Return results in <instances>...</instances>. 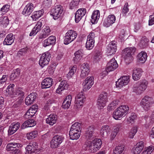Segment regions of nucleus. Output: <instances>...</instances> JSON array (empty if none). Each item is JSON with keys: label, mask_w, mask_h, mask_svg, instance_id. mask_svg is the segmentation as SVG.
<instances>
[{"label": "nucleus", "mask_w": 154, "mask_h": 154, "mask_svg": "<svg viewBox=\"0 0 154 154\" xmlns=\"http://www.w3.org/2000/svg\"><path fill=\"white\" fill-rule=\"evenodd\" d=\"M129 109V108L128 106L122 105L114 112L113 117L115 119H120L128 113Z\"/></svg>", "instance_id": "nucleus-1"}, {"label": "nucleus", "mask_w": 154, "mask_h": 154, "mask_svg": "<svg viewBox=\"0 0 154 154\" xmlns=\"http://www.w3.org/2000/svg\"><path fill=\"white\" fill-rule=\"evenodd\" d=\"M136 50L134 47L128 48L125 49L123 55L126 63H129L132 61L133 60L132 55L134 54Z\"/></svg>", "instance_id": "nucleus-2"}, {"label": "nucleus", "mask_w": 154, "mask_h": 154, "mask_svg": "<svg viewBox=\"0 0 154 154\" xmlns=\"http://www.w3.org/2000/svg\"><path fill=\"white\" fill-rule=\"evenodd\" d=\"M77 33L72 30L68 31L65 36L64 43L65 45H68L74 41L77 36Z\"/></svg>", "instance_id": "nucleus-3"}, {"label": "nucleus", "mask_w": 154, "mask_h": 154, "mask_svg": "<svg viewBox=\"0 0 154 154\" xmlns=\"http://www.w3.org/2000/svg\"><path fill=\"white\" fill-rule=\"evenodd\" d=\"M147 84V81L146 80L142 81L137 86L134 88V91L137 94H141L146 88Z\"/></svg>", "instance_id": "nucleus-4"}, {"label": "nucleus", "mask_w": 154, "mask_h": 154, "mask_svg": "<svg viewBox=\"0 0 154 154\" xmlns=\"http://www.w3.org/2000/svg\"><path fill=\"white\" fill-rule=\"evenodd\" d=\"M118 67V64L114 58H112L107 63L106 70L103 72L104 74L106 75L108 72L114 70Z\"/></svg>", "instance_id": "nucleus-5"}, {"label": "nucleus", "mask_w": 154, "mask_h": 154, "mask_svg": "<svg viewBox=\"0 0 154 154\" xmlns=\"http://www.w3.org/2000/svg\"><path fill=\"white\" fill-rule=\"evenodd\" d=\"M62 7L60 5L55 6L51 10V15H52L54 20L59 18L63 12Z\"/></svg>", "instance_id": "nucleus-6"}, {"label": "nucleus", "mask_w": 154, "mask_h": 154, "mask_svg": "<svg viewBox=\"0 0 154 154\" xmlns=\"http://www.w3.org/2000/svg\"><path fill=\"white\" fill-rule=\"evenodd\" d=\"M51 57L49 53L46 52L42 54L41 56L39 61V64L40 66L43 67L45 65L48 63Z\"/></svg>", "instance_id": "nucleus-7"}, {"label": "nucleus", "mask_w": 154, "mask_h": 154, "mask_svg": "<svg viewBox=\"0 0 154 154\" xmlns=\"http://www.w3.org/2000/svg\"><path fill=\"white\" fill-rule=\"evenodd\" d=\"M152 98L148 96H145L142 99L141 104L142 106L145 110L149 109L152 104Z\"/></svg>", "instance_id": "nucleus-8"}, {"label": "nucleus", "mask_w": 154, "mask_h": 154, "mask_svg": "<svg viewBox=\"0 0 154 154\" xmlns=\"http://www.w3.org/2000/svg\"><path fill=\"white\" fill-rule=\"evenodd\" d=\"M63 138L62 136L56 135L53 138L51 142V146L52 148L57 147L62 142Z\"/></svg>", "instance_id": "nucleus-9"}, {"label": "nucleus", "mask_w": 154, "mask_h": 154, "mask_svg": "<svg viewBox=\"0 0 154 154\" xmlns=\"http://www.w3.org/2000/svg\"><path fill=\"white\" fill-rule=\"evenodd\" d=\"M82 149L85 150L88 149L90 152H94L98 150L93 142L89 141L85 143L82 146Z\"/></svg>", "instance_id": "nucleus-10"}, {"label": "nucleus", "mask_w": 154, "mask_h": 154, "mask_svg": "<svg viewBox=\"0 0 154 154\" xmlns=\"http://www.w3.org/2000/svg\"><path fill=\"white\" fill-rule=\"evenodd\" d=\"M130 81L129 76H123L119 79L116 82L117 87H122L123 86L127 85Z\"/></svg>", "instance_id": "nucleus-11"}, {"label": "nucleus", "mask_w": 154, "mask_h": 154, "mask_svg": "<svg viewBox=\"0 0 154 154\" xmlns=\"http://www.w3.org/2000/svg\"><path fill=\"white\" fill-rule=\"evenodd\" d=\"M94 77H88L85 79V81L83 83L84 85V91L89 90L94 84Z\"/></svg>", "instance_id": "nucleus-12"}, {"label": "nucleus", "mask_w": 154, "mask_h": 154, "mask_svg": "<svg viewBox=\"0 0 154 154\" xmlns=\"http://www.w3.org/2000/svg\"><path fill=\"white\" fill-rule=\"evenodd\" d=\"M94 127L93 125L89 126L86 131L85 134L86 138L88 139H91L95 136Z\"/></svg>", "instance_id": "nucleus-13"}, {"label": "nucleus", "mask_w": 154, "mask_h": 154, "mask_svg": "<svg viewBox=\"0 0 154 154\" xmlns=\"http://www.w3.org/2000/svg\"><path fill=\"white\" fill-rule=\"evenodd\" d=\"M86 13L85 9L80 8L78 9L75 14V20L78 23Z\"/></svg>", "instance_id": "nucleus-14"}, {"label": "nucleus", "mask_w": 154, "mask_h": 154, "mask_svg": "<svg viewBox=\"0 0 154 154\" xmlns=\"http://www.w3.org/2000/svg\"><path fill=\"white\" fill-rule=\"evenodd\" d=\"M116 42L115 41L111 42L109 44L107 47V52L111 55L115 53L117 50Z\"/></svg>", "instance_id": "nucleus-15"}, {"label": "nucleus", "mask_w": 154, "mask_h": 154, "mask_svg": "<svg viewBox=\"0 0 154 154\" xmlns=\"http://www.w3.org/2000/svg\"><path fill=\"white\" fill-rule=\"evenodd\" d=\"M144 147V143L143 141L139 142L133 148L134 153V154H140L143 150Z\"/></svg>", "instance_id": "nucleus-16"}, {"label": "nucleus", "mask_w": 154, "mask_h": 154, "mask_svg": "<svg viewBox=\"0 0 154 154\" xmlns=\"http://www.w3.org/2000/svg\"><path fill=\"white\" fill-rule=\"evenodd\" d=\"M34 8L33 4L31 3H29L24 8L22 14L25 16L29 15L33 11Z\"/></svg>", "instance_id": "nucleus-17"}, {"label": "nucleus", "mask_w": 154, "mask_h": 154, "mask_svg": "<svg viewBox=\"0 0 154 154\" xmlns=\"http://www.w3.org/2000/svg\"><path fill=\"white\" fill-rule=\"evenodd\" d=\"M53 79L50 78H47L42 81L41 83V88L42 89L50 87L53 83Z\"/></svg>", "instance_id": "nucleus-18"}, {"label": "nucleus", "mask_w": 154, "mask_h": 154, "mask_svg": "<svg viewBox=\"0 0 154 154\" xmlns=\"http://www.w3.org/2000/svg\"><path fill=\"white\" fill-rule=\"evenodd\" d=\"M84 51L82 49H80L76 51L74 54L75 57L73 58L75 63H78L82 57Z\"/></svg>", "instance_id": "nucleus-19"}, {"label": "nucleus", "mask_w": 154, "mask_h": 154, "mask_svg": "<svg viewBox=\"0 0 154 154\" xmlns=\"http://www.w3.org/2000/svg\"><path fill=\"white\" fill-rule=\"evenodd\" d=\"M20 127V123L18 122L12 124L8 130V134L11 135L14 134L19 128Z\"/></svg>", "instance_id": "nucleus-20"}, {"label": "nucleus", "mask_w": 154, "mask_h": 154, "mask_svg": "<svg viewBox=\"0 0 154 154\" xmlns=\"http://www.w3.org/2000/svg\"><path fill=\"white\" fill-rule=\"evenodd\" d=\"M42 20H40L38 22L36 25L30 33L29 34L30 36L35 35L40 30L42 26Z\"/></svg>", "instance_id": "nucleus-21"}, {"label": "nucleus", "mask_w": 154, "mask_h": 154, "mask_svg": "<svg viewBox=\"0 0 154 154\" xmlns=\"http://www.w3.org/2000/svg\"><path fill=\"white\" fill-rule=\"evenodd\" d=\"M56 37L54 36H51L44 41L43 46L46 47L50 45H54L55 43Z\"/></svg>", "instance_id": "nucleus-22"}, {"label": "nucleus", "mask_w": 154, "mask_h": 154, "mask_svg": "<svg viewBox=\"0 0 154 154\" xmlns=\"http://www.w3.org/2000/svg\"><path fill=\"white\" fill-rule=\"evenodd\" d=\"M142 70L140 68L134 69L133 70L132 77L134 80H139L142 75Z\"/></svg>", "instance_id": "nucleus-23"}, {"label": "nucleus", "mask_w": 154, "mask_h": 154, "mask_svg": "<svg viewBox=\"0 0 154 154\" xmlns=\"http://www.w3.org/2000/svg\"><path fill=\"white\" fill-rule=\"evenodd\" d=\"M110 128L108 125L103 126L100 131L101 136L104 138L106 137L110 133Z\"/></svg>", "instance_id": "nucleus-24"}, {"label": "nucleus", "mask_w": 154, "mask_h": 154, "mask_svg": "<svg viewBox=\"0 0 154 154\" xmlns=\"http://www.w3.org/2000/svg\"><path fill=\"white\" fill-rule=\"evenodd\" d=\"M69 85L66 80L61 81L58 88L56 90V92L60 93V92L64 90L67 89Z\"/></svg>", "instance_id": "nucleus-25"}, {"label": "nucleus", "mask_w": 154, "mask_h": 154, "mask_svg": "<svg viewBox=\"0 0 154 154\" xmlns=\"http://www.w3.org/2000/svg\"><path fill=\"white\" fill-rule=\"evenodd\" d=\"M57 116L55 114H51L48 116V118L46 119V122L50 125H53L56 122Z\"/></svg>", "instance_id": "nucleus-26"}, {"label": "nucleus", "mask_w": 154, "mask_h": 154, "mask_svg": "<svg viewBox=\"0 0 154 154\" xmlns=\"http://www.w3.org/2000/svg\"><path fill=\"white\" fill-rule=\"evenodd\" d=\"M147 58L146 53L143 51L139 53L137 56V61L142 63H144L146 61Z\"/></svg>", "instance_id": "nucleus-27"}, {"label": "nucleus", "mask_w": 154, "mask_h": 154, "mask_svg": "<svg viewBox=\"0 0 154 154\" xmlns=\"http://www.w3.org/2000/svg\"><path fill=\"white\" fill-rule=\"evenodd\" d=\"M100 17V13L99 10L94 11L92 14L91 22L92 24L96 23Z\"/></svg>", "instance_id": "nucleus-28"}, {"label": "nucleus", "mask_w": 154, "mask_h": 154, "mask_svg": "<svg viewBox=\"0 0 154 154\" xmlns=\"http://www.w3.org/2000/svg\"><path fill=\"white\" fill-rule=\"evenodd\" d=\"M36 143L33 142L32 143H30L29 145H28L26 148V152L29 154H31L34 152L35 150Z\"/></svg>", "instance_id": "nucleus-29"}, {"label": "nucleus", "mask_w": 154, "mask_h": 154, "mask_svg": "<svg viewBox=\"0 0 154 154\" xmlns=\"http://www.w3.org/2000/svg\"><path fill=\"white\" fill-rule=\"evenodd\" d=\"M81 124L78 122H75L72 125L70 128V131L81 132Z\"/></svg>", "instance_id": "nucleus-30"}, {"label": "nucleus", "mask_w": 154, "mask_h": 154, "mask_svg": "<svg viewBox=\"0 0 154 154\" xmlns=\"http://www.w3.org/2000/svg\"><path fill=\"white\" fill-rule=\"evenodd\" d=\"M14 39L13 38V34H10L7 36L5 39L3 44L4 45H11L14 42Z\"/></svg>", "instance_id": "nucleus-31"}, {"label": "nucleus", "mask_w": 154, "mask_h": 154, "mask_svg": "<svg viewBox=\"0 0 154 154\" xmlns=\"http://www.w3.org/2000/svg\"><path fill=\"white\" fill-rule=\"evenodd\" d=\"M44 13L43 10L40 11H36L33 13V14L32 16L33 20L36 21L37 19L40 17Z\"/></svg>", "instance_id": "nucleus-32"}, {"label": "nucleus", "mask_w": 154, "mask_h": 154, "mask_svg": "<svg viewBox=\"0 0 154 154\" xmlns=\"http://www.w3.org/2000/svg\"><path fill=\"white\" fill-rule=\"evenodd\" d=\"M148 42L149 40L147 38L145 37H143L140 42L139 46L142 48H144L147 46Z\"/></svg>", "instance_id": "nucleus-33"}, {"label": "nucleus", "mask_w": 154, "mask_h": 154, "mask_svg": "<svg viewBox=\"0 0 154 154\" xmlns=\"http://www.w3.org/2000/svg\"><path fill=\"white\" fill-rule=\"evenodd\" d=\"M116 20V17L114 15H110L108 16L107 19V23L106 26L108 27L114 23Z\"/></svg>", "instance_id": "nucleus-34"}, {"label": "nucleus", "mask_w": 154, "mask_h": 154, "mask_svg": "<svg viewBox=\"0 0 154 154\" xmlns=\"http://www.w3.org/2000/svg\"><path fill=\"white\" fill-rule=\"evenodd\" d=\"M124 149V146L123 145L117 146L114 150L113 154H123V151Z\"/></svg>", "instance_id": "nucleus-35"}, {"label": "nucleus", "mask_w": 154, "mask_h": 154, "mask_svg": "<svg viewBox=\"0 0 154 154\" xmlns=\"http://www.w3.org/2000/svg\"><path fill=\"white\" fill-rule=\"evenodd\" d=\"M81 133L77 132L69 131V135L70 139L72 140H77L80 137Z\"/></svg>", "instance_id": "nucleus-36"}, {"label": "nucleus", "mask_w": 154, "mask_h": 154, "mask_svg": "<svg viewBox=\"0 0 154 154\" xmlns=\"http://www.w3.org/2000/svg\"><path fill=\"white\" fill-rule=\"evenodd\" d=\"M20 74V69L19 68L17 69L14 71V72L12 73L10 75L11 79L13 80L16 78L18 77Z\"/></svg>", "instance_id": "nucleus-37"}, {"label": "nucleus", "mask_w": 154, "mask_h": 154, "mask_svg": "<svg viewBox=\"0 0 154 154\" xmlns=\"http://www.w3.org/2000/svg\"><path fill=\"white\" fill-rule=\"evenodd\" d=\"M94 40L92 39H87L86 44V47L88 50L92 49L94 45Z\"/></svg>", "instance_id": "nucleus-38"}, {"label": "nucleus", "mask_w": 154, "mask_h": 154, "mask_svg": "<svg viewBox=\"0 0 154 154\" xmlns=\"http://www.w3.org/2000/svg\"><path fill=\"white\" fill-rule=\"evenodd\" d=\"M98 99L106 103L107 101V93L106 92H102L99 95Z\"/></svg>", "instance_id": "nucleus-39"}, {"label": "nucleus", "mask_w": 154, "mask_h": 154, "mask_svg": "<svg viewBox=\"0 0 154 154\" xmlns=\"http://www.w3.org/2000/svg\"><path fill=\"white\" fill-rule=\"evenodd\" d=\"M80 0H72L69 4V8L71 9L76 8L79 4Z\"/></svg>", "instance_id": "nucleus-40"}, {"label": "nucleus", "mask_w": 154, "mask_h": 154, "mask_svg": "<svg viewBox=\"0 0 154 154\" xmlns=\"http://www.w3.org/2000/svg\"><path fill=\"white\" fill-rule=\"evenodd\" d=\"M0 23L5 26L9 23V20L8 17L2 16L0 17Z\"/></svg>", "instance_id": "nucleus-41"}, {"label": "nucleus", "mask_w": 154, "mask_h": 154, "mask_svg": "<svg viewBox=\"0 0 154 154\" xmlns=\"http://www.w3.org/2000/svg\"><path fill=\"white\" fill-rule=\"evenodd\" d=\"M14 86V85L13 84H10L8 86L6 90L7 92L8 93L9 95H14V92L13 87Z\"/></svg>", "instance_id": "nucleus-42"}, {"label": "nucleus", "mask_w": 154, "mask_h": 154, "mask_svg": "<svg viewBox=\"0 0 154 154\" xmlns=\"http://www.w3.org/2000/svg\"><path fill=\"white\" fill-rule=\"evenodd\" d=\"M38 134L37 131H35L27 134V137L28 139H32L36 137Z\"/></svg>", "instance_id": "nucleus-43"}, {"label": "nucleus", "mask_w": 154, "mask_h": 154, "mask_svg": "<svg viewBox=\"0 0 154 154\" xmlns=\"http://www.w3.org/2000/svg\"><path fill=\"white\" fill-rule=\"evenodd\" d=\"M85 97L84 95H83V92L82 91L80 92L78 94L77 96L76 97V99L77 101L83 102L85 99Z\"/></svg>", "instance_id": "nucleus-44"}, {"label": "nucleus", "mask_w": 154, "mask_h": 154, "mask_svg": "<svg viewBox=\"0 0 154 154\" xmlns=\"http://www.w3.org/2000/svg\"><path fill=\"white\" fill-rule=\"evenodd\" d=\"M92 142H93L94 145L97 147V148L99 150L102 144V142L101 140L99 139H96L94 140Z\"/></svg>", "instance_id": "nucleus-45"}, {"label": "nucleus", "mask_w": 154, "mask_h": 154, "mask_svg": "<svg viewBox=\"0 0 154 154\" xmlns=\"http://www.w3.org/2000/svg\"><path fill=\"white\" fill-rule=\"evenodd\" d=\"M101 53L99 51L97 50L95 51V54L94 57L95 62L97 61L102 57Z\"/></svg>", "instance_id": "nucleus-46"}, {"label": "nucleus", "mask_w": 154, "mask_h": 154, "mask_svg": "<svg viewBox=\"0 0 154 154\" xmlns=\"http://www.w3.org/2000/svg\"><path fill=\"white\" fill-rule=\"evenodd\" d=\"M23 97H19L17 101H16L13 105L14 107L17 108L20 106L23 102Z\"/></svg>", "instance_id": "nucleus-47"}, {"label": "nucleus", "mask_w": 154, "mask_h": 154, "mask_svg": "<svg viewBox=\"0 0 154 154\" xmlns=\"http://www.w3.org/2000/svg\"><path fill=\"white\" fill-rule=\"evenodd\" d=\"M28 127H33L36 124V122L33 119H29L26 121Z\"/></svg>", "instance_id": "nucleus-48"}, {"label": "nucleus", "mask_w": 154, "mask_h": 154, "mask_svg": "<svg viewBox=\"0 0 154 154\" xmlns=\"http://www.w3.org/2000/svg\"><path fill=\"white\" fill-rule=\"evenodd\" d=\"M106 103L98 99L97 104L99 109H102L105 106Z\"/></svg>", "instance_id": "nucleus-49"}, {"label": "nucleus", "mask_w": 154, "mask_h": 154, "mask_svg": "<svg viewBox=\"0 0 154 154\" xmlns=\"http://www.w3.org/2000/svg\"><path fill=\"white\" fill-rule=\"evenodd\" d=\"M137 116L135 113H132L128 118L127 119V121L128 124L131 123L136 118Z\"/></svg>", "instance_id": "nucleus-50"}, {"label": "nucleus", "mask_w": 154, "mask_h": 154, "mask_svg": "<svg viewBox=\"0 0 154 154\" xmlns=\"http://www.w3.org/2000/svg\"><path fill=\"white\" fill-rule=\"evenodd\" d=\"M117 126H118L117 127V128L114 129V131H112L111 134V137L112 139L115 138L117 134L118 131L119 130V128L121 126V125H119Z\"/></svg>", "instance_id": "nucleus-51"}, {"label": "nucleus", "mask_w": 154, "mask_h": 154, "mask_svg": "<svg viewBox=\"0 0 154 154\" xmlns=\"http://www.w3.org/2000/svg\"><path fill=\"white\" fill-rule=\"evenodd\" d=\"M15 94L19 96V97H23V98L24 93L22 91V88H18Z\"/></svg>", "instance_id": "nucleus-52"}, {"label": "nucleus", "mask_w": 154, "mask_h": 154, "mask_svg": "<svg viewBox=\"0 0 154 154\" xmlns=\"http://www.w3.org/2000/svg\"><path fill=\"white\" fill-rule=\"evenodd\" d=\"M77 68L76 66H74L70 67V71L68 74V76H72L76 72Z\"/></svg>", "instance_id": "nucleus-53"}, {"label": "nucleus", "mask_w": 154, "mask_h": 154, "mask_svg": "<svg viewBox=\"0 0 154 154\" xmlns=\"http://www.w3.org/2000/svg\"><path fill=\"white\" fill-rule=\"evenodd\" d=\"M137 131V128L136 127H134L131 131L129 134V137L131 138H133Z\"/></svg>", "instance_id": "nucleus-54"}, {"label": "nucleus", "mask_w": 154, "mask_h": 154, "mask_svg": "<svg viewBox=\"0 0 154 154\" xmlns=\"http://www.w3.org/2000/svg\"><path fill=\"white\" fill-rule=\"evenodd\" d=\"M37 106L33 105L28 111L31 112L33 114L35 115L37 111Z\"/></svg>", "instance_id": "nucleus-55"}, {"label": "nucleus", "mask_w": 154, "mask_h": 154, "mask_svg": "<svg viewBox=\"0 0 154 154\" xmlns=\"http://www.w3.org/2000/svg\"><path fill=\"white\" fill-rule=\"evenodd\" d=\"M76 102L74 105V109H78L81 108V107L82 106V103L83 102L82 101H76Z\"/></svg>", "instance_id": "nucleus-56"}, {"label": "nucleus", "mask_w": 154, "mask_h": 154, "mask_svg": "<svg viewBox=\"0 0 154 154\" xmlns=\"http://www.w3.org/2000/svg\"><path fill=\"white\" fill-rule=\"evenodd\" d=\"M35 115L33 114L31 112L27 111L24 116V118L26 119H28L33 117Z\"/></svg>", "instance_id": "nucleus-57"}, {"label": "nucleus", "mask_w": 154, "mask_h": 154, "mask_svg": "<svg viewBox=\"0 0 154 154\" xmlns=\"http://www.w3.org/2000/svg\"><path fill=\"white\" fill-rule=\"evenodd\" d=\"M81 70H85L89 71V65L87 63H84L82 64L81 67Z\"/></svg>", "instance_id": "nucleus-58"}, {"label": "nucleus", "mask_w": 154, "mask_h": 154, "mask_svg": "<svg viewBox=\"0 0 154 154\" xmlns=\"http://www.w3.org/2000/svg\"><path fill=\"white\" fill-rule=\"evenodd\" d=\"M119 103V101L118 100H115L110 104L109 105L108 107L110 108V109H112L113 108L114 106H115L118 104Z\"/></svg>", "instance_id": "nucleus-59"}, {"label": "nucleus", "mask_w": 154, "mask_h": 154, "mask_svg": "<svg viewBox=\"0 0 154 154\" xmlns=\"http://www.w3.org/2000/svg\"><path fill=\"white\" fill-rule=\"evenodd\" d=\"M36 93H32L29 95L27 97H29L32 101L33 102L36 97Z\"/></svg>", "instance_id": "nucleus-60"}, {"label": "nucleus", "mask_w": 154, "mask_h": 154, "mask_svg": "<svg viewBox=\"0 0 154 154\" xmlns=\"http://www.w3.org/2000/svg\"><path fill=\"white\" fill-rule=\"evenodd\" d=\"M9 5H5L1 8V11L3 12H7L9 10Z\"/></svg>", "instance_id": "nucleus-61"}, {"label": "nucleus", "mask_w": 154, "mask_h": 154, "mask_svg": "<svg viewBox=\"0 0 154 154\" xmlns=\"http://www.w3.org/2000/svg\"><path fill=\"white\" fill-rule=\"evenodd\" d=\"M50 32L51 30L50 28L48 26H46V27L42 30V32L48 35H49Z\"/></svg>", "instance_id": "nucleus-62"}, {"label": "nucleus", "mask_w": 154, "mask_h": 154, "mask_svg": "<svg viewBox=\"0 0 154 154\" xmlns=\"http://www.w3.org/2000/svg\"><path fill=\"white\" fill-rule=\"evenodd\" d=\"M27 48L21 49L18 52V54L20 55H23L27 52Z\"/></svg>", "instance_id": "nucleus-63"}, {"label": "nucleus", "mask_w": 154, "mask_h": 154, "mask_svg": "<svg viewBox=\"0 0 154 154\" xmlns=\"http://www.w3.org/2000/svg\"><path fill=\"white\" fill-rule=\"evenodd\" d=\"M70 104L71 103H67V102L64 100L62 103V106L64 109H68L69 107Z\"/></svg>", "instance_id": "nucleus-64"}]
</instances>
